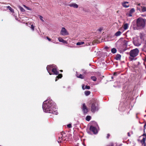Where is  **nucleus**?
<instances>
[{
    "instance_id": "1",
    "label": "nucleus",
    "mask_w": 146,
    "mask_h": 146,
    "mask_svg": "<svg viewBox=\"0 0 146 146\" xmlns=\"http://www.w3.org/2000/svg\"><path fill=\"white\" fill-rule=\"evenodd\" d=\"M42 108L44 111L54 115H57L58 112L55 104L51 99L44 101L43 104Z\"/></svg>"
},
{
    "instance_id": "2",
    "label": "nucleus",
    "mask_w": 146,
    "mask_h": 146,
    "mask_svg": "<svg viewBox=\"0 0 146 146\" xmlns=\"http://www.w3.org/2000/svg\"><path fill=\"white\" fill-rule=\"evenodd\" d=\"M137 27L138 29H142L146 25V19L139 17L136 21Z\"/></svg>"
},
{
    "instance_id": "3",
    "label": "nucleus",
    "mask_w": 146,
    "mask_h": 146,
    "mask_svg": "<svg viewBox=\"0 0 146 146\" xmlns=\"http://www.w3.org/2000/svg\"><path fill=\"white\" fill-rule=\"evenodd\" d=\"M57 68L56 66L54 64L48 65L46 67V69L50 75L58 74L59 72L57 70Z\"/></svg>"
},
{
    "instance_id": "4",
    "label": "nucleus",
    "mask_w": 146,
    "mask_h": 146,
    "mask_svg": "<svg viewBox=\"0 0 146 146\" xmlns=\"http://www.w3.org/2000/svg\"><path fill=\"white\" fill-rule=\"evenodd\" d=\"M139 52V50L137 48L131 50L129 52L130 57H129V58L131 60L134 59L135 60V57L137 56Z\"/></svg>"
},
{
    "instance_id": "5",
    "label": "nucleus",
    "mask_w": 146,
    "mask_h": 146,
    "mask_svg": "<svg viewBox=\"0 0 146 146\" xmlns=\"http://www.w3.org/2000/svg\"><path fill=\"white\" fill-rule=\"evenodd\" d=\"M98 127V126L96 124V126H94L93 125H91L90 126V130L92 131L94 134H96L98 132L97 129Z\"/></svg>"
},
{
    "instance_id": "6",
    "label": "nucleus",
    "mask_w": 146,
    "mask_h": 146,
    "mask_svg": "<svg viewBox=\"0 0 146 146\" xmlns=\"http://www.w3.org/2000/svg\"><path fill=\"white\" fill-rule=\"evenodd\" d=\"M60 34L63 36H66L69 35V33L66 29L64 27H62L60 31Z\"/></svg>"
},
{
    "instance_id": "7",
    "label": "nucleus",
    "mask_w": 146,
    "mask_h": 146,
    "mask_svg": "<svg viewBox=\"0 0 146 146\" xmlns=\"http://www.w3.org/2000/svg\"><path fill=\"white\" fill-rule=\"evenodd\" d=\"M92 104L91 106V111L93 112H95L96 111H97L98 109L97 106H96L95 103H92Z\"/></svg>"
},
{
    "instance_id": "8",
    "label": "nucleus",
    "mask_w": 146,
    "mask_h": 146,
    "mask_svg": "<svg viewBox=\"0 0 146 146\" xmlns=\"http://www.w3.org/2000/svg\"><path fill=\"white\" fill-rule=\"evenodd\" d=\"M137 10H139L140 12H144L146 11V7L141 6L139 7H137Z\"/></svg>"
},
{
    "instance_id": "9",
    "label": "nucleus",
    "mask_w": 146,
    "mask_h": 146,
    "mask_svg": "<svg viewBox=\"0 0 146 146\" xmlns=\"http://www.w3.org/2000/svg\"><path fill=\"white\" fill-rule=\"evenodd\" d=\"M82 110L83 112L85 113H87L88 111V109L86 106L85 104H83L82 107Z\"/></svg>"
},
{
    "instance_id": "10",
    "label": "nucleus",
    "mask_w": 146,
    "mask_h": 146,
    "mask_svg": "<svg viewBox=\"0 0 146 146\" xmlns=\"http://www.w3.org/2000/svg\"><path fill=\"white\" fill-rule=\"evenodd\" d=\"M122 5L125 8L128 7L129 6L128 2L127 1L123 2L121 3Z\"/></svg>"
},
{
    "instance_id": "11",
    "label": "nucleus",
    "mask_w": 146,
    "mask_h": 146,
    "mask_svg": "<svg viewBox=\"0 0 146 146\" xmlns=\"http://www.w3.org/2000/svg\"><path fill=\"white\" fill-rule=\"evenodd\" d=\"M68 5L70 7H72L75 8H77L78 7V5L75 3H71L69 4Z\"/></svg>"
},
{
    "instance_id": "12",
    "label": "nucleus",
    "mask_w": 146,
    "mask_h": 146,
    "mask_svg": "<svg viewBox=\"0 0 146 146\" xmlns=\"http://www.w3.org/2000/svg\"><path fill=\"white\" fill-rule=\"evenodd\" d=\"M58 40L59 42H63L64 43L67 44V42L66 41L64 40L62 38L59 37L58 38Z\"/></svg>"
},
{
    "instance_id": "13",
    "label": "nucleus",
    "mask_w": 146,
    "mask_h": 146,
    "mask_svg": "<svg viewBox=\"0 0 146 146\" xmlns=\"http://www.w3.org/2000/svg\"><path fill=\"white\" fill-rule=\"evenodd\" d=\"M76 76L77 77L81 79H83L84 78V76L82 75L81 74H79L78 73L76 72Z\"/></svg>"
},
{
    "instance_id": "14",
    "label": "nucleus",
    "mask_w": 146,
    "mask_h": 146,
    "mask_svg": "<svg viewBox=\"0 0 146 146\" xmlns=\"http://www.w3.org/2000/svg\"><path fill=\"white\" fill-rule=\"evenodd\" d=\"M121 57V55L119 54H117L115 57V59L117 60H120Z\"/></svg>"
},
{
    "instance_id": "15",
    "label": "nucleus",
    "mask_w": 146,
    "mask_h": 146,
    "mask_svg": "<svg viewBox=\"0 0 146 146\" xmlns=\"http://www.w3.org/2000/svg\"><path fill=\"white\" fill-rule=\"evenodd\" d=\"M121 33L122 32H121V31H118L115 34V36H120Z\"/></svg>"
},
{
    "instance_id": "16",
    "label": "nucleus",
    "mask_w": 146,
    "mask_h": 146,
    "mask_svg": "<svg viewBox=\"0 0 146 146\" xmlns=\"http://www.w3.org/2000/svg\"><path fill=\"white\" fill-rule=\"evenodd\" d=\"M134 44L135 46H139L141 45V44L140 43L136 41H134Z\"/></svg>"
},
{
    "instance_id": "17",
    "label": "nucleus",
    "mask_w": 146,
    "mask_h": 146,
    "mask_svg": "<svg viewBox=\"0 0 146 146\" xmlns=\"http://www.w3.org/2000/svg\"><path fill=\"white\" fill-rule=\"evenodd\" d=\"M128 41L127 40H126L125 39L123 40V44L125 46H127V43L128 42Z\"/></svg>"
},
{
    "instance_id": "18",
    "label": "nucleus",
    "mask_w": 146,
    "mask_h": 146,
    "mask_svg": "<svg viewBox=\"0 0 146 146\" xmlns=\"http://www.w3.org/2000/svg\"><path fill=\"white\" fill-rule=\"evenodd\" d=\"M128 24L127 23L125 24L123 26V28L125 30H126L128 29Z\"/></svg>"
},
{
    "instance_id": "19",
    "label": "nucleus",
    "mask_w": 146,
    "mask_h": 146,
    "mask_svg": "<svg viewBox=\"0 0 146 146\" xmlns=\"http://www.w3.org/2000/svg\"><path fill=\"white\" fill-rule=\"evenodd\" d=\"M116 51L117 50L115 48H113L111 49V52L113 54L115 53Z\"/></svg>"
},
{
    "instance_id": "20",
    "label": "nucleus",
    "mask_w": 146,
    "mask_h": 146,
    "mask_svg": "<svg viewBox=\"0 0 146 146\" xmlns=\"http://www.w3.org/2000/svg\"><path fill=\"white\" fill-rule=\"evenodd\" d=\"M63 138L62 137H61V138H59L58 141V143H60L62 142L63 141Z\"/></svg>"
},
{
    "instance_id": "21",
    "label": "nucleus",
    "mask_w": 146,
    "mask_h": 146,
    "mask_svg": "<svg viewBox=\"0 0 146 146\" xmlns=\"http://www.w3.org/2000/svg\"><path fill=\"white\" fill-rule=\"evenodd\" d=\"M90 94V91H86L85 92V94L86 96H88Z\"/></svg>"
},
{
    "instance_id": "22",
    "label": "nucleus",
    "mask_w": 146,
    "mask_h": 146,
    "mask_svg": "<svg viewBox=\"0 0 146 146\" xmlns=\"http://www.w3.org/2000/svg\"><path fill=\"white\" fill-rule=\"evenodd\" d=\"M91 117L90 116H87L86 118V120L87 121H89L91 119Z\"/></svg>"
},
{
    "instance_id": "23",
    "label": "nucleus",
    "mask_w": 146,
    "mask_h": 146,
    "mask_svg": "<svg viewBox=\"0 0 146 146\" xmlns=\"http://www.w3.org/2000/svg\"><path fill=\"white\" fill-rule=\"evenodd\" d=\"M84 43V42L83 41H81L80 42H78L76 44L77 45H80L81 44H83Z\"/></svg>"
},
{
    "instance_id": "24",
    "label": "nucleus",
    "mask_w": 146,
    "mask_h": 146,
    "mask_svg": "<svg viewBox=\"0 0 146 146\" xmlns=\"http://www.w3.org/2000/svg\"><path fill=\"white\" fill-rule=\"evenodd\" d=\"M91 79L94 81H96L97 79L96 77L94 76L91 77Z\"/></svg>"
},
{
    "instance_id": "25",
    "label": "nucleus",
    "mask_w": 146,
    "mask_h": 146,
    "mask_svg": "<svg viewBox=\"0 0 146 146\" xmlns=\"http://www.w3.org/2000/svg\"><path fill=\"white\" fill-rule=\"evenodd\" d=\"M135 11V10L134 8L131 9L129 11V12L132 14Z\"/></svg>"
},
{
    "instance_id": "26",
    "label": "nucleus",
    "mask_w": 146,
    "mask_h": 146,
    "mask_svg": "<svg viewBox=\"0 0 146 146\" xmlns=\"http://www.w3.org/2000/svg\"><path fill=\"white\" fill-rule=\"evenodd\" d=\"M19 8L21 11L24 12L25 11V10L21 7L19 6Z\"/></svg>"
},
{
    "instance_id": "27",
    "label": "nucleus",
    "mask_w": 146,
    "mask_h": 146,
    "mask_svg": "<svg viewBox=\"0 0 146 146\" xmlns=\"http://www.w3.org/2000/svg\"><path fill=\"white\" fill-rule=\"evenodd\" d=\"M62 77V75L61 74H59L57 76L56 78H61Z\"/></svg>"
},
{
    "instance_id": "28",
    "label": "nucleus",
    "mask_w": 146,
    "mask_h": 146,
    "mask_svg": "<svg viewBox=\"0 0 146 146\" xmlns=\"http://www.w3.org/2000/svg\"><path fill=\"white\" fill-rule=\"evenodd\" d=\"M23 6L25 8H26L28 10H31V8H29V7H27V6H26V5H23Z\"/></svg>"
},
{
    "instance_id": "29",
    "label": "nucleus",
    "mask_w": 146,
    "mask_h": 146,
    "mask_svg": "<svg viewBox=\"0 0 146 146\" xmlns=\"http://www.w3.org/2000/svg\"><path fill=\"white\" fill-rule=\"evenodd\" d=\"M39 18L41 20L42 22H44V20L43 19V17L41 16H39Z\"/></svg>"
},
{
    "instance_id": "30",
    "label": "nucleus",
    "mask_w": 146,
    "mask_h": 146,
    "mask_svg": "<svg viewBox=\"0 0 146 146\" xmlns=\"http://www.w3.org/2000/svg\"><path fill=\"white\" fill-rule=\"evenodd\" d=\"M9 10L11 12H12V13H13L14 12V10L11 7L9 9Z\"/></svg>"
},
{
    "instance_id": "31",
    "label": "nucleus",
    "mask_w": 146,
    "mask_h": 146,
    "mask_svg": "<svg viewBox=\"0 0 146 146\" xmlns=\"http://www.w3.org/2000/svg\"><path fill=\"white\" fill-rule=\"evenodd\" d=\"M34 27H35L33 25H31V28L32 30L34 31Z\"/></svg>"
},
{
    "instance_id": "32",
    "label": "nucleus",
    "mask_w": 146,
    "mask_h": 146,
    "mask_svg": "<svg viewBox=\"0 0 146 146\" xmlns=\"http://www.w3.org/2000/svg\"><path fill=\"white\" fill-rule=\"evenodd\" d=\"M67 126L69 128H71L72 126V125H71V124L70 123L68 124L67 125Z\"/></svg>"
},
{
    "instance_id": "33",
    "label": "nucleus",
    "mask_w": 146,
    "mask_h": 146,
    "mask_svg": "<svg viewBox=\"0 0 146 146\" xmlns=\"http://www.w3.org/2000/svg\"><path fill=\"white\" fill-rule=\"evenodd\" d=\"M143 135H145V137H144L143 138V139H142V140L144 141H145V139H146V134H144Z\"/></svg>"
},
{
    "instance_id": "34",
    "label": "nucleus",
    "mask_w": 146,
    "mask_h": 146,
    "mask_svg": "<svg viewBox=\"0 0 146 146\" xmlns=\"http://www.w3.org/2000/svg\"><path fill=\"white\" fill-rule=\"evenodd\" d=\"M90 88V87L89 86H86L85 87V89H89Z\"/></svg>"
},
{
    "instance_id": "35",
    "label": "nucleus",
    "mask_w": 146,
    "mask_h": 146,
    "mask_svg": "<svg viewBox=\"0 0 146 146\" xmlns=\"http://www.w3.org/2000/svg\"><path fill=\"white\" fill-rule=\"evenodd\" d=\"M132 14L129 12V13L128 14V16L129 17H131Z\"/></svg>"
},
{
    "instance_id": "36",
    "label": "nucleus",
    "mask_w": 146,
    "mask_h": 146,
    "mask_svg": "<svg viewBox=\"0 0 146 146\" xmlns=\"http://www.w3.org/2000/svg\"><path fill=\"white\" fill-rule=\"evenodd\" d=\"M141 143L142 144H144L145 143V141H144L142 140L141 141Z\"/></svg>"
},
{
    "instance_id": "37",
    "label": "nucleus",
    "mask_w": 146,
    "mask_h": 146,
    "mask_svg": "<svg viewBox=\"0 0 146 146\" xmlns=\"http://www.w3.org/2000/svg\"><path fill=\"white\" fill-rule=\"evenodd\" d=\"M46 38L49 41H50L51 40V39L48 37H47Z\"/></svg>"
},
{
    "instance_id": "38",
    "label": "nucleus",
    "mask_w": 146,
    "mask_h": 146,
    "mask_svg": "<svg viewBox=\"0 0 146 146\" xmlns=\"http://www.w3.org/2000/svg\"><path fill=\"white\" fill-rule=\"evenodd\" d=\"M82 88L83 90H85V87H84V85H83L82 86Z\"/></svg>"
},
{
    "instance_id": "39",
    "label": "nucleus",
    "mask_w": 146,
    "mask_h": 146,
    "mask_svg": "<svg viewBox=\"0 0 146 146\" xmlns=\"http://www.w3.org/2000/svg\"><path fill=\"white\" fill-rule=\"evenodd\" d=\"M102 28H100V29H98V30H99L100 32H101V31H102Z\"/></svg>"
},
{
    "instance_id": "40",
    "label": "nucleus",
    "mask_w": 146,
    "mask_h": 146,
    "mask_svg": "<svg viewBox=\"0 0 146 146\" xmlns=\"http://www.w3.org/2000/svg\"><path fill=\"white\" fill-rule=\"evenodd\" d=\"M144 60L145 62H146V56L145 57Z\"/></svg>"
},
{
    "instance_id": "41",
    "label": "nucleus",
    "mask_w": 146,
    "mask_h": 146,
    "mask_svg": "<svg viewBox=\"0 0 146 146\" xmlns=\"http://www.w3.org/2000/svg\"><path fill=\"white\" fill-rule=\"evenodd\" d=\"M110 136V134H108V135H107V138H109V137Z\"/></svg>"
},
{
    "instance_id": "42",
    "label": "nucleus",
    "mask_w": 146,
    "mask_h": 146,
    "mask_svg": "<svg viewBox=\"0 0 146 146\" xmlns=\"http://www.w3.org/2000/svg\"><path fill=\"white\" fill-rule=\"evenodd\" d=\"M140 3H139L137 4V7H138V6H140Z\"/></svg>"
},
{
    "instance_id": "43",
    "label": "nucleus",
    "mask_w": 146,
    "mask_h": 146,
    "mask_svg": "<svg viewBox=\"0 0 146 146\" xmlns=\"http://www.w3.org/2000/svg\"><path fill=\"white\" fill-rule=\"evenodd\" d=\"M7 8L9 9L10 8H11V7L9 6H7Z\"/></svg>"
},
{
    "instance_id": "44",
    "label": "nucleus",
    "mask_w": 146,
    "mask_h": 146,
    "mask_svg": "<svg viewBox=\"0 0 146 146\" xmlns=\"http://www.w3.org/2000/svg\"><path fill=\"white\" fill-rule=\"evenodd\" d=\"M82 71H83L84 73H85L86 72H85V71L84 70H82Z\"/></svg>"
},
{
    "instance_id": "45",
    "label": "nucleus",
    "mask_w": 146,
    "mask_h": 146,
    "mask_svg": "<svg viewBox=\"0 0 146 146\" xmlns=\"http://www.w3.org/2000/svg\"><path fill=\"white\" fill-rule=\"evenodd\" d=\"M128 134V135L129 136H130V135H129V132L128 133H127Z\"/></svg>"
},
{
    "instance_id": "46",
    "label": "nucleus",
    "mask_w": 146,
    "mask_h": 146,
    "mask_svg": "<svg viewBox=\"0 0 146 146\" xmlns=\"http://www.w3.org/2000/svg\"><path fill=\"white\" fill-rule=\"evenodd\" d=\"M142 16L143 17H145L146 16L145 15H142Z\"/></svg>"
},
{
    "instance_id": "47",
    "label": "nucleus",
    "mask_w": 146,
    "mask_h": 146,
    "mask_svg": "<svg viewBox=\"0 0 146 146\" xmlns=\"http://www.w3.org/2000/svg\"><path fill=\"white\" fill-rule=\"evenodd\" d=\"M107 146H113V145H107Z\"/></svg>"
},
{
    "instance_id": "48",
    "label": "nucleus",
    "mask_w": 146,
    "mask_h": 146,
    "mask_svg": "<svg viewBox=\"0 0 146 146\" xmlns=\"http://www.w3.org/2000/svg\"><path fill=\"white\" fill-rule=\"evenodd\" d=\"M105 48H106V49H107V48H108V47H105Z\"/></svg>"
},
{
    "instance_id": "49",
    "label": "nucleus",
    "mask_w": 146,
    "mask_h": 146,
    "mask_svg": "<svg viewBox=\"0 0 146 146\" xmlns=\"http://www.w3.org/2000/svg\"><path fill=\"white\" fill-rule=\"evenodd\" d=\"M146 125V124H145L144 125V127H145Z\"/></svg>"
},
{
    "instance_id": "50",
    "label": "nucleus",
    "mask_w": 146,
    "mask_h": 146,
    "mask_svg": "<svg viewBox=\"0 0 146 146\" xmlns=\"http://www.w3.org/2000/svg\"><path fill=\"white\" fill-rule=\"evenodd\" d=\"M60 71L61 72H62V70H60Z\"/></svg>"
},
{
    "instance_id": "51",
    "label": "nucleus",
    "mask_w": 146,
    "mask_h": 146,
    "mask_svg": "<svg viewBox=\"0 0 146 146\" xmlns=\"http://www.w3.org/2000/svg\"><path fill=\"white\" fill-rule=\"evenodd\" d=\"M113 78V77H111V78Z\"/></svg>"
}]
</instances>
